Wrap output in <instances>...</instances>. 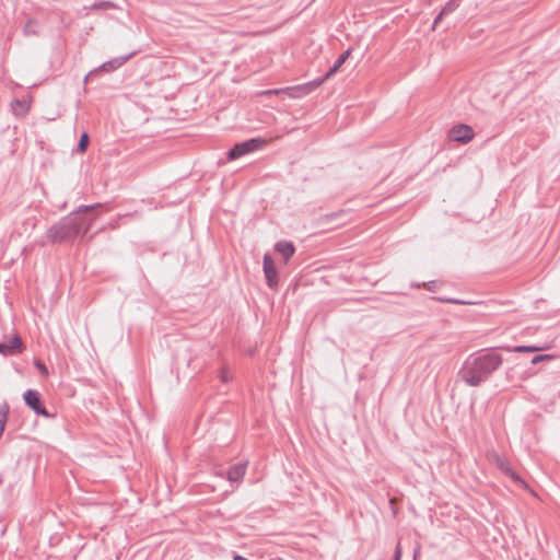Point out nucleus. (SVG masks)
Here are the masks:
<instances>
[{
  "instance_id": "1",
  "label": "nucleus",
  "mask_w": 560,
  "mask_h": 560,
  "mask_svg": "<svg viewBox=\"0 0 560 560\" xmlns=\"http://www.w3.org/2000/svg\"><path fill=\"white\" fill-rule=\"evenodd\" d=\"M503 363V358L494 350H482L469 355L457 376L470 387H478L487 382Z\"/></svg>"
},
{
  "instance_id": "2",
  "label": "nucleus",
  "mask_w": 560,
  "mask_h": 560,
  "mask_svg": "<svg viewBox=\"0 0 560 560\" xmlns=\"http://www.w3.org/2000/svg\"><path fill=\"white\" fill-rule=\"evenodd\" d=\"M103 207L102 203L90 206H80L74 212L62 218L47 231V238L51 243H69L74 241L78 236L84 235L91 228V223H86L80 213L94 210Z\"/></svg>"
},
{
  "instance_id": "3",
  "label": "nucleus",
  "mask_w": 560,
  "mask_h": 560,
  "mask_svg": "<svg viewBox=\"0 0 560 560\" xmlns=\"http://www.w3.org/2000/svg\"><path fill=\"white\" fill-rule=\"evenodd\" d=\"M267 143L264 138H252L241 143H236L228 151V159L230 161L236 160L245 154L252 153L261 149Z\"/></svg>"
},
{
  "instance_id": "4",
  "label": "nucleus",
  "mask_w": 560,
  "mask_h": 560,
  "mask_svg": "<svg viewBox=\"0 0 560 560\" xmlns=\"http://www.w3.org/2000/svg\"><path fill=\"white\" fill-rule=\"evenodd\" d=\"M23 398H24L25 405L28 408H31L36 415L43 416L45 418H54V415H51L43 405L42 396L37 390L27 389L23 394Z\"/></svg>"
},
{
  "instance_id": "5",
  "label": "nucleus",
  "mask_w": 560,
  "mask_h": 560,
  "mask_svg": "<svg viewBox=\"0 0 560 560\" xmlns=\"http://www.w3.org/2000/svg\"><path fill=\"white\" fill-rule=\"evenodd\" d=\"M135 55V52H130L126 56H120V57H116V58H113L106 62H104L103 65H101L98 68L92 70L84 79V82H86L92 75H94L95 73H97L98 71H104V72H112V71H115L117 70L118 68H120L124 63H126L132 56Z\"/></svg>"
},
{
  "instance_id": "6",
  "label": "nucleus",
  "mask_w": 560,
  "mask_h": 560,
  "mask_svg": "<svg viewBox=\"0 0 560 560\" xmlns=\"http://www.w3.org/2000/svg\"><path fill=\"white\" fill-rule=\"evenodd\" d=\"M448 137L453 141L467 143L474 138V130L470 126L460 124L450 130Z\"/></svg>"
},
{
  "instance_id": "7",
  "label": "nucleus",
  "mask_w": 560,
  "mask_h": 560,
  "mask_svg": "<svg viewBox=\"0 0 560 560\" xmlns=\"http://www.w3.org/2000/svg\"><path fill=\"white\" fill-rule=\"evenodd\" d=\"M262 269L267 285L269 288H275L278 284V276L273 259L269 254L264 255Z\"/></svg>"
},
{
  "instance_id": "8",
  "label": "nucleus",
  "mask_w": 560,
  "mask_h": 560,
  "mask_svg": "<svg viewBox=\"0 0 560 560\" xmlns=\"http://www.w3.org/2000/svg\"><path fill=\"white\" fill-rule=\"evenodd\" d=\"M25 349L23 341L19 335H15L8 342H0V354L2 355H14L18 353H22Z\"/></svg>"
},
{
  "instance_id": "9",
  "label": "nucleus",
  "mask_w": 560,
  "mask_h": 560,
  "mask_svg": "<svg viewBox=\"0 0 560 560\" xmlns=\"http://www.w3.org/2000/svg\"><path fill=\"white\" fill-rule=\"evenodd\" d=\"M247 462L232 465L226 471V478L231 482H241L245 476Z\"/></svg>"
},
{
  "instance_id": "10",
  "label": "nucleus",
  "mask_w": 560,
  "mask_h": 560,
  "mask_svg": "<svg viewBox=\"0 0 560 560\" xmlns=\"http://www.w3.org/2000/svg\"><path fill=\"white\" fill-rule=\"evenodd\" d=\"M275 250L283 257L284 262H288L295 253V246L292 242L280 241L276 243Z\"/></svg>"
},
{
  "instance_id": "11",
  "label": "nucleus",
  "mask_w": 560,
  "mask_h": 560,
  "mask_svg": "<svg viewBox=\"0 0 560 560\" xmlns=\"http://www.w3.org/2000/svg\"><path fill=\"white\" fill-rule=\"evenodd\" d=\"M330 78H326V73H325L322 78H317V79H315L313 81H310L307 83H304V84L292 86V89H294V91H299V92H301L302 94L305 95V94L311 93L312 91H314L318 86H320L325 81H327Z\"/></svg>"
},
{
  "instance_id": "12",
  "label": "nucleus",
  "mask_w": 560,
  "mask_h": 560,
  "mask_svg": "<svg viewBox=\"0 0 560 560\" xmlns=\"http://www.w3.org/2000/svg\"><path fill=\"white\" fill-rule=\"evenodd\" d=\"M351 54V49H347L346 51H343L338 58L337 60L335 61V63L328 69V71L326 72V78H332L337 72L338 70L340 69V67L346 62V60L349 58Z\"/></svg>"
},
{
  "instance_id": "13",
  "label": "nucleus",
  "mask_w": 560,
  "mask_h": 560,
  "mask_svg": "<svg viewBox=\"0 0 560 560\" xmlns=\"http://www.w3.org/2000/svg\"><path fill=\"white\" fill-rule=\"evenodd\" d=\"M498 467L510 478H512L515 482H520L522 485H525L524 480L510 467L509 463L499 459L498 460Z\"/></svg>"
},
{
  "instance_id": "14",
  "label": "nucleus",
  "mask_w": 560,
  "mask_h": 560,
  "mask_svg": "<svg viewBox=\"0 0 560 560\" xmlns=\"http://www.w3.org/2000/svg\"><path fill=\"white\" fill-rule=\"evenodd\" d=\"M10 407L7 401L0 404V438L3 434L8 421Z\"/></svg>"
},
{
  "instance_id": "15",
  "label": "nucleus",
  "mask_w": 560,
  "mask_h": 560,
  "mask_svg": "<svg viewBox=\"0 0 560 560\" xmlns=\"http://www.w3.org/2000/svg\"><path fill=\"white\" fill-rule=\"evenodd\" d=\"M11 106L15 115H25L30 108L25 100L19 98L13 100Z\"/></svg>"
},
{
  "instance_id": "16",
  "label": "nucleus",
  "mask_w": 560,
  "mask_h": 560,
  "mask_svg": "<svg viewBox=\"0 0 560 560\" xmlns=\"http://www.w3.org/2000/svg\"><path fill=\"white\" fill-rule=\"evenodd\" d=\"M506 351H513V352H536L540 350V348L535 346H516V347H505Z\"/></svg>"
},
{
  "instance_id": "17",
  "label": "nucleus",
  "mask_w": 560,
  "mask_h": 560,
  "mask_svg": "<svg viewBox=\"0 0 560 560\" xmlns=\"http://www.w3.org/2000/svg\"><path fill=\"white\" fill-rule=\"evenodd\" d=\"M89 142H90V137H89L88 132H83L81 135L79 143H78V148H77L78 152L84 153L88 149Z\"/></svg>"
},
{
  "instance_id": "18",
  "label": "nucleus",
  "mask_w": 560,
  "mask_h": 560,
  "mask_svg": "<svg viewBox=\"0 0 560 560\" xmlns=\"http://www.w3.org/2000/svg\"><path fill=\"white\" fill-rule=\"evenodd\" d=\"M458 8V0H450L445 3V5L442 8V14H451Z\"/></svg>"
},
{
  "instance_id": "19",
  "label": "nucleus",
  "mask_w": 560,
  "mask_h": 560,
  "mask_svg": "<svg viewBox=\"0 0 560 560\" xmlns=\"http://www.w3.org/2000/svg\"><path fill=\"white\" fill-rule=\"evenodd\" d=\"M218 376H219L220 381L224 384L232 381V375L230 374V371L226 366H223L219 370Z\"/></svg>"
},
{
  "instance_id": "20",
  "label": "nucleus",
  "mask_w": 560,
  "mask_h": 560,
  "mask_svg": "<svg viewBox=\"0 0 560 560\" xmlns=\"http://www.w3.org/2000/svg\"><path fill=\"white\" fill-rule=\"evenodd\" d=\"M291 91H294V89L292 88H285V89H273V90H267V91H262L260 94L261 95H278L280 93H289Z\"/></svg>"
},
{
  "instance_id": "21",
  "label": "nucleus",
  "mask_w": 560,
  "mask_h": 560,
  "mask_svg": "<svg viewBox=\"0 0 560 560\" xmlns=\"http://www.w3.org/2000/svg\"><path fill=\"white\" fill-rule=\"evenodd\" d=\"M552 359H553V355H551V354H537V355L532 358L530 363L532 364H537L539 362L550 361Z\"/></svg>"
},
{
  "instance_id": "22",
  "label": "nucleus",
  "mask_w": 560,
  "mask_h": 560,
  "mask_svg": "<svg viewBox=\"0 0 560 560\" xmlns=\"http://www.w3.org/2000/svg\"><path fill=\"white\" fill-rule=\"evenodd\" d=\"M438 301L451 304H465L464 301L457 299L436 298Z\"/></svg>"
},
{
  "instance_id": "23",
  "label": "nucleus",
  "mask_w": 560,
  "mask_h": 560,
  "mask_svg": "<svg viewBox=\"0 0 560 560\" xmlns=\"http://www.w3.org/2000/svg\"><path fill=\"white\" fill-rule=\"evenodd\" d=\"M423 288H425L427 290L429 291H435L439 285H438V282L436 281H429V282H424L422 284Z\"/></svg>"
},
{
  "instance_id": "24",
  "label": "nucleus",
  "mask_w": 560,
  "mask_h": 560,
  "mask_svg": "<svg viewBox=\"0 0 560 560\" xmlns=\"http://www.w3.org/2000/svg\"><path fill=\"white\" fill-rule=\"evenodd\" d=\"M401 555H402L401 546H400V544L398 542V544L396 545V548H395V552H394V558H393V560H401Z\"/></svg>"
},
{
  "instance_id": "25",
  "label": "nucleus",
  "mask_w": 560,
  "mask_h": 560,
  "mask_svg": "<svg viewBox=\"0 0 560 560\" xmlns=\"http://www.w3.org/2000/svg\"><path fill=\"white\" fill-rule=\"evenodd\" d=\"M35 365H36V368L40 371V373H43V374H48L47 366H46L43 362L37 361V362L35 363Z\"/></svg>"
},
{
  "instance_id": "26",
  "label": "nucleus",
  "mask_w": 560,
  "mask_h": 560,
  "mask_svg": "<svg viewBox=\"0 0 560 560\" xmlns=\"http://www.w3.org/2000/svg\"><path fill=\"white\" fill-rule=\"evenodd\" d=\"M119 219H120V217H118L116 220H114V221L109 222V223H108V225H107V228H108L109 230H116V229H118V228H119Z\"/></svg>"
},
{
  "instance_id": "27",
  "label": "nucleus",
  "mask_w": 560,
  "mask_h": 560,
  "mask_svg": "<svg viewBox=\"0 0 560 560\" xmlns=\"http://www.w3.org/2000/svg\"><path fill=\"white\" fill-rule=\"evenodd\" d=\"M446 14H442V11L435 16L434 19V22H433V27H435L443 19V16H445Z\"/></svg>"
},
{
  "instance_id": "28",
  "label": "nucleus",
  "mask_w": 560,
  "mask_h": 560,
  "mask_svg": "<svg viewBox=\"0 0 560 560\" xmlns=\"http://www.w3.org/2000/svg\"><path fill=\"white\" fill-rule=\"evenodd\" d=\"M233 560H247L245 557L241 556V555H235L233 557Z\"/></svg>"
},
{
  "instance_id": "29",
  "label": "nucleus",
  "mask_w": 560,
  "mask_h": 560,
  "mask_svg": "<svg viewBox=\"0 0 560 560\" xmlns=\"http://www.w3.org/2000/svg\"><path fill=\"white\" fill-rule=\"evenodd\" d=\"M506 378H508V380H510V378H511L510 371H506Z\"/></svg>"
},
{
  "instance_id": "30",
  "label": "nucleus",
  "mask_w": 560,
  "mask_h": 560,
  "mask_svg": "<svg viewBox=\"0 0 560 560\" xmlns=\"http://www.w3.org/2000/svg\"><path fill=\"white\" fill-rule=\"evenodd\" d=\"M417 555H418V549L415 551V555H413L415 559H416Z\"/></svg>"
}]
</instances>
